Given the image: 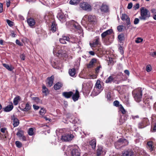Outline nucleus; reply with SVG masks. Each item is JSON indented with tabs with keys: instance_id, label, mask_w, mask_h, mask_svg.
I'll return each mask as SVG.
<instances>
[{
	"instance_id": "nucleus-10",
	"label": "nucleus",
	"mask_w": 156,
	"mask_h": 156,
	"mask_svg": "<svg viewBox=\"0 0 156 156\" xmlns=\"http://www.w3.org/2000/svg\"><path fill=\"white\" fill-rule=\"evenodd\" d=\"M73 137L74 136L72 134H68L67 133L62 136L61 139L65 141H68L71 140Z\"/></svg>"
},
{
	"instance_id": "nucleus-29",
	"label": "nucleus",
	"mask_w": 156,
	"mask_h": 156,
	"mask_svg": "<svg viewBox=\"0 0 156 156\" xmlns=\"http://www.w3.org/2000/svg\"><path fill=\"white\" fill-rule=\"evenodd\" d=\"M96 62V59L93 58L90 62L87 65V67L88 68H91L93 67L94 63Z\"/></svg>"
},
{
	"instance_id": "nucleus-4",
	"label": "nucleus",
	"mask_w": 156,
	"mask_h": 156,
	"mask_svg": "<svg viewBox=\"0 0 156 156\" xmlns=\"http://www.w3.org/2000/svg\"><path fill=\"white\" fill-rule=\"evenodd\" d=\"M80 6L84 10L90 11L92 9L91 5L87 2H81L80 4Z\"/></svg>"
},
{
	"instance_id": "nucleus-30",
	"label": "nucleus",
	"mask_w": 156,
	"mask_h": 156,
	"mask_svg": "<svg viewBox=\"0 0 156 156\" xmlns=\"http://www.w3.org/2000/svg\"><path fill=\"white\" fill-rule=\"evenodd\" d=\"M13 108V106L12 104L10 105H8L6 106L4 108V111L5 112H9L11 111Z\"/></svg>"
},
{
	"instance_id": "nucleus-48",
	"label": "nucleus",
	"mask_w": 156,
	"mask_h": 156,
	"mask_svg": "<svg viewBox=\"0 0 156 156\" xmlns=\"http://www.w3.org/2000/svg\"><path fill=\"white\" fill-rule=\"evenodd\" d=\"M143 41V39L140 37H137L135 41L136 43H139Z\"/></svg>"
},
{
	"instance_id": "nucleus-36",
	"label": "nucleus",
	"mask_w": 156,
	"mask_h": 156,
	"mask_svg": "<svg viewBox=\"0 0 156 156\" xmlns=\"http://www.w3.org/2000/svg\"><path fill=\"white\" fill-rule=\"evenodd\" d=\"M90 145L91 146L93 149H94L96 147V142L94 140H93L89 142Z\"/></svg>"
},
{
	"instance_id": "nucleus-22",
	"label": "nucleus",
	"mask_w": 156,
	"mask_h": 156,
	"mask_svg": "<svg viewBox=\"0 0 156 156\" xmlns=\"http://www.w3.org/2000/svg\"><path fill=\"white\" fill-rule=\"evenodd\" d=\"M115 80V77L113 75L110 76L106 80L105 83H111L112 82H114Z\"/></svg>"
},
{
	"instance_id": "nucleus-58",
	"label": "nucleus",
	"mask_w": 156,
	"mask_h": 156,
	"mask_svg": "<svg viewBox=\"0 0 156 156\" xmlns=\"http://www.w3.org/2000/svg\"><path fill=\"white\" fill-rule=\"evenodd\" d=\"M119 51L121 54L123 53V50L122 48V46H120L119 48Z\"/></svg>"
},
{
	"instance_id": "nucleus-37",
	"label": "nucleus",
	"mask_w": 156,
	"mask_h": 156,
	"mask_svg": "<svg viewBox=\"0 0 156 156\" xmlns=\"http://www.w3.org/2000/svg\"><path fill=\"white\" fill-rule=\"evenodd\" d=\"M3 66L9 71H12L13 69V68L12 66H10L9 65L5 63L3 64Z\"/></svg>"
},
{
	"instance_id": "nucleus-8",
	"label": "nucleus",
	"mask_w": 156,
	"mask_h": 156,
	"mask_svg": "<svg viewBox=\"0 0 156 156\" xmlns=\"http://www.w3.org/2000/svg\"><path fill=\"white\" fill-rule=\"evenodd\" d=\"M149 124L148 119L147 118H144L142 119L141 122L139 123L138 127L139 128H143Z\"/></svg>"
},
{
	"instance_id": "nucleus-16",
	"label": "nucleus",
	"mask_w": 156,
	"mask_h": 156,
	"mask_svg": "<svg viewBox=\"0 0 156 156\" xmlns=\"http://www.w3.org/2000/svg\"><path fill=\"white\" fill-rule=\"evenodd\" d=\"M22 105L25 107L24 108H21V107H20V109L22 111L27 112L30 109L31 106L29 102H27L26 104H23Z\"/></svg>"
},
{
	"instance_id": "nucleus-45",
	"label": "nucleus",
	"mask_w": 156,
	"mask_h": 156,
	"mask_svg": "<svg viewBox=\"0 0 156 156\" xmlns=\"http://www.w3.org/2000/svg\"><path fill=\"white\" fill-rule=\"evenodd\" d=\"M28 133L29 135L32 136L34 134V129L33 128H30L29 129Z\"/></svg>"
},
{
	"instance_id": "nucleus-5",
	"label": "nucleus",
	"mask_w": 156,
	"mask_h": 156,
	"mask_svg": "<svg viewBox=\"0 0 156 156\" xmlns=\"http://www.w3.org/2000/svg\"><path fill=\"white\" fill-rule=\"evenodd\" d=\"M153 99L152 96L145 97L143 98V104L142 105L143 106L147 107L149 108L150 107V102Z\"/></svg>"
},
{
	"instance_id": "nucleus-19",
	"label": "nucleus",
	"mask_w": 156,
	"mask_h": 156,
	"mask_svg": "<svg viewBox=\"0 0 156 156\" xmlns=\"http://www.w3.org/2000/svg\"><path fill=\"white\" fill-rule=\"evenodd\" d=\"M147 147L150 151H153L154 148L153 142L152 141L148 142L147 143Z\"/></svg>"
},
{
	"instance_id": "nucleus-63",
	"label": "nucleus",
	"mask_w": 156,
	"mask_h": 156,
	"mask_svg": "<svg viewBox=\"0 0 156 156\" xmlns=\"http://www.w3.org/2000/svg\"><path fill=\"white\" fill-rule=\"evenodd\" d=\"M16 34L13 31H12L11 32V36L13 37H15L16 36Z\"/></svg>"
},
{
	"instance_id": "nucleus-50",
	"label": "nucleus",
	"mask_w": 156,
	"mask_h": 156,
	"mask_svg": "<svg viewBox=\"0 0 156 156\" xmlns=\"http://www.w3.org/2000/svg\"><path fill=\"white\" fill-rule=\"evenodd\" d=\"M146 70L147 72H150L151 70V67L150 65H148L146 66Z\"/></svg>"
},
{
	"instance_id": "nucleus-18",
	"label": "nucleus",
	"mask_w": 156,
	"mask_h": 156,
	"mask_svg": "<svg viewBox=\"0 0 156 156\" xmlns=\"http://www.w3.org/2000/svg\"><path fill=\"white\" fill-rule=\"evenodd\" d=\"M27 22L29 26L32 28L34 27L36 23L34 19L31 18L27 19Z\"/></svg>"
},
{
	"instance_id": "nucleus-20",
	"label": "nucleus",
	"mask_w": 156,
	"mask_h": 156,
	"mask_svg": "<svg viewBox=\"0 0 156 156\" xmlns=\"http://www.w3.org/2000/svg\"><path fill=\"white\" fill-rule=\"evenodd\" d=\"M73 94V93L72 91L64 92L62 93V95L66 98H69L72 96Z\"/></svg>"
},
{
	"instance_id": "nucleus-42",
	"label": "nucleus",
	"mask_w": 156,
	"mask_h": 156,
	"mask_svg": "<svg viewBox=\"0 0 156 156\" xmlns=\"http://www.w3.org/2000/svg\"><path fill=\"white\" fill-rule=\"evenodd\" d=\"M32 98L37 104L41 103V100L37 97H32Z\"/></svg>"
},
{
	"instance_id": "nucleus-3",
	"label": "nucleus",
	"mask_w": 156,
	"mask_h": 156,
	"mask_svg": "<svg viewBox=\"0 0 156 156\" xmlns=\"http://www.w3.org/2000/svg\"><path fill=\"white\" fill-rule=\"evenodd\" d=\"M59 47H58L53 49V53L54 54L59 58L63 57H66V51H63L62 48L59 49Z\"/></svg>"
},
{
	"instance_id": "nucleus-12",
	"label": "nucleus",
	"mask_w": 156,
	"mask_h": 156,
	"mask_svg": "<svg viewBox=\"0 0 156 156\" xmlns=\"http://www.w3.org/2000/svg\"><path fill=\"white\" fill-rule=\"evenodd\" d=\"M101 82L100 80H97L94 88V90H97L98 91V92L97 93V94H99L103 89V88L101 86Z\"/></svg>"
},
{
	"instance_id": "nucleus-9",
	"label": "nucleus",
	"mask_w": 156,
	"mask_h": 156,
	"mask_svg": "<svg viewBox=\"0 0 156 156\" xmlns=\"http://www.w3.org/2000/svg\"><path fill=\"white\" fill-rule=\"evenodd\" d=\"M121 19L122 21H125L127 28H129L131 24V22L130 18L128 16L125 14H122Z\"/></svg>"
},
{
	"instance_id": "nucleus-43",
	"label": "nucleus",
	"mask_w": 156,
	"mask_h": 156,
	"mask_svg": "<svg viewBox=\"0 0 156 156\" xmlns=\"http://www.w3.org/2000/svg\"><path fill=\"white\" fill-rule=\"evenodd\" d=\"M119 109L120 111L123 114H125L126 113V111L121 105H119Z\"/></svg>"
},
{
	"instance_id": "nucleus-11",
	"label": "nucleus",
	"mask_w": 156,
	"mask_h": 156,
	"mask_svg": "<svg viewBox=\"0 0 156 156\" xmlns=\"http://www.w3.org/2000/svg\"><path fill=\"white\" fill-rule=\"evenodd\" d=\"M101 44L100 38L96 37L94 40L93 43H90V45L91 47H95L97 46H100Z\"/></svg>"
},
{
	"instance_id": "nucleus-52",
	"label": "nucleus",
	"mask_w": 156,
	"mask_h": 156,
	"mask_svg": "<svg viewBox=\"0 0 156 156\" xmlns=\"http://www.w3.org/2000/svg\"><path fill=\"white\" fill-rule=\"evenodd\" d=\"M123 27V26L122 25H119L117 27L118 30L120 32L122 31Z\"/></svg>"
},
{
	"instance_id": "nucleus-34",
	"label": "nucleus",
	"mask_w": 156,
	"mask_h": 156,
	"mask_svg": "<svg viewBox=\"0 0 156 156\" xmlns=\"http://www.w3.org/2000/svg\"><path fill=\"white\" fill-rule=\"evenodd\" d=\"M69 72L70 76H73L75 75L76 73L75 69L74 68L70 69L69 70Z\"/></svg>"
},
{
	"instance_id": "nucleus-33",
	"label": "nucleus",
	"mask_w": 156,
	"mask_h": 156,
	"mask_svg": "<svg viewBox=\"0 0 156 156\" xmlns=\"http://www.w3.org/2000/svg\"><path fill=\"white\" fill-rule=\"evenodd\" d=\"M20 97L19 96H17L13 100V103L15 105L18 104L19 101L20 100Z\"/></svg>"
},
{
	"instance_id": "nucleus-55",
	"label": "nucleus",
	"mask_w": 156,
	"mask_h": 156,
	"mask_svg": "<svg viewBox=\"0 0 156 156\" xmlns=\"http://www.w3.org/2000/svg\"><path fill=\"white\" fill-rule=\"evenodd\" d=\"M151 130L153 132L156 131V123H155L153 127L151 128Z\"/></svg>"
},
{
	"instance_id": "nucleus-56",
	"label": "nucleus",
	"mask_w": 156,
	"mask_h": 156,
	"mask_svg": "<svg viewBox=\"0 0 156 156\" xmlns=\"http://www.w3.org/2000/svg\"><path fill=\"white\" fill-rule=\"evenodd\" d=\"M16 43L17 44L20 46H23V44L21 42L18 40H16Z\"/></svg>"
},
{
	"instance_id": "nucleus-53",
	"label": "nucleus",
	"mask_w": 156,
	"mask_h": 156,
	"mask_svg": "<svg viewBox=\"0 0 156 156\" xmlns=\"http://www.w3.org/2000/svg\"><path fill=\"white\" fill-rule=\"evenodd\" d=\"M113 105L116 107H119V101L117 100L113 102Z\"/></svg>"
},
{
	"instance_id": "nucleus-28",
	"label": "nucleus",
	"mask_w": 156,
	"mask_h": 156,
	"mask_svg": "<svg viewBox=\"0 0 156 156\" xmlns=\"http://www.w3.org/2000/svg\"><path fill=\"white\" fill-rule=\"evenodd\" d=\"M133 152L131 151H126L123 153L122 156H133Z\"/></svg>"
},
{
	"instance_id": "nucleus-51",
	"label": "nucleus",
	"mask_w": 156,
	"mask_h": 156,
	"mask_svg": "<svg viewBox=\"0 0 156 156\" xmlns=\"http://www.w3.org/2000/svg\"><path fill=\"white\" fill-rule=\"evenodd\" d=\"M6 21L8 24L9 26L12 27L13 26V23L12 22L9 20H7Z\"/></svg>"
},
{
	"instance_id": "nucleus-24",
	"label": "nucleus",
	"mask_w": 156,
	"mask_h": 156,
	"mask_svg": "<svg viewBox=\"0 0 156 156\" xmlns=\"http://www.w3.org/2000/svg\"><path fill=\"white\" fill-rule=\"evenodd\" d=\"M72 49L73 51H75L76 49L79 51L81 49V47L79 46L78 42L73 44L72 45Z\"/></svg>"
},
{
	"instance_id": "nucleus-38",
	"label": "nucleus",
	"mask_w": 156,
	"mask_h": 156,
	"mask_svg": "<svg viewBox=\"0 0 156 156\" xmlns=\"http://www.w3.org/2000/svg\"><path fill=\"white\" fill-rule=\"evenodd\" d=\"M42 92L45 95H47L48 93V89L44 85L42 86Z\"/></svg>"
},
{
	"instance_id": "nucleus-17",
	"label": "nucleus",
	"mask_w": 156,
	"mask_h": 156,
	"mask_svg": "<svg viewBox=\"0 0 156 156\" xmlns=\"http://www.w3.org/2000/svg\"><path fill=\"white\" fill-rule=\"evenodd\" d=\"M80 97L79 91L77 90H76L75 93L72 95V98L74 101H77Z\"/></svg>"
},
{
	"instance_id": "nucleus-64",
	"label": "nucleus",
	"mask_w": 156,
	"mask_h": 156,
	"mask_svg": "<svg viewBox=\"0 0 156 156\" xmlns=\"http://www.w3.org/2000/svg\"><path fill=\"white\" fill-rule=\"evenodd\" d=\"M150 55L153 57H154L156 56V51L151 52L150 53Z\"/></svg>"
},
{
	"instance_id": "nucleus-27",
	"label": "nucleus",
	"mask_w": 156,
	"mask_h": 156,
	"mask_svg": "<svg viewBox=\"0 0 156 156\" xmlns=\"http://www.w3.org/2000/svg\"><path fill=\"white\" fill-rule=\"evenodd\" d=\"M62 86V84L61 83L58 82L54 85V88L55 90H57L60 89Z\"/></svg>"
},
{
	"instance_id": "nucleus-47",
	"label": "nucleus",
	"mask_w": 156,
	"mask_h": 156,
	"mask_svg": "<svg viewBox=\"0 0 156 156\" xmlns=\"http://www.w3.org/2000/svg\"><path fill=\"white\" fill-rule=\"evenodd\" d=\"M118 38L119 40L121 41H123L124 39V36L123 34L119 35L118 36Z\"/></svg>"
},
{
	"instance_id": "nucleus-2",
	"label": "nucleus",
	"mask_w": 156,
	"mask_h": 156,
	"mask_svg": "<svg viewBox=\"0 0 156 156\" xmlns=\"http://www.w3.org/2000/svg\"><path fill=\"white\" fill-rule=\"evenodd\" d=\"M132 94L135 101L137 102H140L141 99L142 93L141 89L138 88L132 91Z\"/></svg>"
},
{
	"instance_id": "nucleus-21",
	"label": "nucleus",
	"mask_w": 156,
	"mask_h": 156,
	"mask_svg": "<svg viewBox=\"0 0 156 156\" xmlns=\"http://www.w3.org/2000/svg\"><path fill=\"white\" fill-rule=\"evenodd\" d=\"M113 30L112 29L108 30L101 34V37L102 38H105L107 35L111 34Z\"/></svg>"
},
{
	"instance_id": "nucleus-35",
	"label": "nucleus",
	"mask_w": 156,
	"mask_h": 156,
	"mask_svg": "<svg viewBox=\"0 0 156 156\" xmlns=\"http://www.w3.org/2000/svg\"><path fill=\"white\" fill-rule=\"evenodd\" d=\"M126 142V144H128V142L126 140H122V141H121L120 140H119L115 144V145H122V146H121V147L122 146H123V143L124 142Z\"/></svg>"
},
{
	"instance_id": "nucleus-39",
	"label": "nucleus",
	"mask_w": 156,
	"mask_h": 156,
	"mask_svg": "<svg viewBox=\"0 0 156 156\" xmlns=\"http://www.w3.org/2000/svg\"><path fill=\"white\" fill-rule=\"evenodd\" d=\"M57 29V25L53 23H52L51 26V30L53 32H55Z\"/></svg>"
},
{
	"instance_id": "nucleus-54",
	"label": "nucleus",
	"mask_w": 156,
	"mask_h": 156,
	"mask_svg": "<svg viewBox=\"0 0 156 156\" xmlns=\"http://www.w3.org/2000/svg\"><path fill=\"white\" fill-rule=\"evenodd\" d=\"M107 98L108 100H109V101H110L111 100L110 93V92H108L107 95Z\"/></svg>"
},
{
	"instance_id": "nucleus-25",
	"label": "nucleus",
	"mask_w": 156,
	"mask_h": 156,
	"mask_svg": "<svg viewBox=\"0 0 156 156\" xmlns=\"http://www.w3.org/2000/svg\"><path fill=\"white\" fill-rule=\"evenodd\" d=\"M88 21L90 22L93 23L96 22V16H94L90 15L88 17Z\"/></svg>"
},
{
	"instance_id": "nucleus-32",
	"label": "nucleus",
	"mask_w": 156,
	"mask_h": 156,
	"mask_svg": "<svg viewBox=\"0 0 156 156\" xmlns=\"http://www.w3.org/2000/svg\"><path fill=\"white\" fill-rule=\"evenodd\" d=\"M92 84L91 83L90 84H89V83H87L86 84L87 86V88L86 89V88H84V89L85 90V91L86 92V93H89L90 92V91L91 88L92 87Z\"/></svg>"
},
{
	"instance_id": "nucleus-57",
	"label": "nucleus",
	"mask_w": 156,
	"mask_h": 156,
	"mask_svg": "<svg viewBox=\"0 0 156 156\" xmlns=\"http://www.w3.org/2000/svg\"><path fill=\"white\" fill-rule=\"evenodd\" d=\"M139 22V19L137 18H136L135 19L134 21V24H138Z\"/></svg>"
},
{
	"instance_id": "nucleus-59",
	"label": "nucleus",
	"mask_w": 156,
	"mask_h": 156,
	"mask_svg": "<svg viewBox=\"0 0 156 156\" xmlns=\"http://www.w3.org/2000/svg\"><path fill=\"white\" fill-rule=\"evenodd\" d=\"M140 5L139 3H137L133 7L135 10L138 9L139 8Z\"/></svg>"
},
{
	"instance_id": "nucleus-62",
	"label": "nucleus",
	"mask_w": 156,
	"mask_h": 156,
	"mask_svg": "<svg viewBox=\"0 0 156 156\" xmlns=\"http://www.w3.org/2000/svg\"><path fill=\"white\" fill-rule=\"evenodd\" d=\"M101 68V66L97 67L96 69V72L97 73H99L100 69Z\"/></svg>"
},
{
	"instance_id": "nucleus-26",
	"label": "nucleus",
	"mask_w": 156,
	"mask_h": 156,
	"mask_svg": "<svg viewBox=\"0 0 156 156\" xmlns=\"http://www.w3.org/2000/svg\"><path fill=\"white\" fill-rule=\"evenodd\" d=\"M13 126L14 127H16L18 126L20 122L19 119L16 118L13 116Z\"/></svg>"
},
{
	"instance_id": "nucleus-60",
	"label": "nucleus",
	"mask_w": 156,
	"mask_h": 156,
	"mask_svg": "<svg viewBox=\"0 0 156 156\" xmlns=\"http://www.w3.org/2000/svg\"><path fill=\"white\" fill-rule=\"evenodd\" d=\"M133 4L132 3H130L128 4L127 8L129 9H131L132 7Z\"/></svg>"
},
{
	"instance_id": "nucleus-44",
	"label": "nucleus",
	"mask_w": 156,
	"mask_h": 156,
	"mask_svg": "<svg viewBox=\"0 0 156 156\" xmlns=\"http://www.w3.org/2000/svg\"><path fill=\"white\" fill-rule=\"evenodd\" d=\"M46 112V111L45 108H41L40 111H39L40 115H43Z\"/></svg>"
},
{
	"instance_id": "nucleus-15",
	"label": "nucleus",
	"mask_w": 156,
	"mask_h": 156,
	"mask_svg": "<svg viewBox=\"0 0 156 156\" xmlns=\"http://www.w3.org/2000/svg\"><path fill=\"white\" fill-rule=\"evenodd\" d=\"M69 39V37L66 36L65 35H63L62 36L61 38H60L59 41L60 43L62 44H66V42H68Z\"/></svg>"
},
{
	"instance_id": "nucleus-7",
	"label": "nucleus",
	"mask_w": 156,
	"mask_h": 156,
	"mask_svg": "<svg viewBox=\"0 0 156 156\" xmlns=\"http://www.w3.org/2000/svg\"><path fill=\"white\" fill-rule=\"evenodd\" d=\"M70 26L69 27L70 28L76 30H79L80 32H82V30L81 27L78 23L74 20H72L69 23Z\"/></svg>"
},
{
	"instance_id": "nucleus-31",
	"label": "nucleus",
	"mask_w": 156,
	"mask_h": 156,
	"mask_svg": "<svg viewBox=\"0 0 156 156\" xmlns=\"http://www.w3.org/2000/svg\"><path fill=\"white\" fill-rule=\"evenodd\" d=\"M100 9L101 12H106L108 11V7L107 5L102 4L101 7Z\"/></svg>"
},
{
	"instance_id": "nucleus-41",
	"label": "nucleus",
	"mask_w": 156,
	"mask_h": 156,
	"mask_svg": "<svg viewBox=\"0 0 156 156\" xmlns=\"http://www.w3.org/2000/svg\"><path fill=\"white\" fill-rule=\"evenodd\" d=\"M23 135V132L22 130H19L18 131L17 133V136L19 137V138H21V137Z\"/></svg>"
},
{
	"instance_id": "nucleus-14",
	"label": "nucleus",
	"mask_w": 156,
	"mask_h": 156,
	"mask_svg": "<svg viewBox=\"0 0 156 156\" xmlns=\"http://www.w3.org/2000/svg\"><path fill=\"white\" fill-rule=\"evenodd\" d=\"M54 78V76L53 75H52L51 77H48L47 78V84L48 86L51 87L52 85Z\"/></svg>"
},
{
	"instance_id": "nucleus-40",
	"label": "nucleus",
	"mask_w": 156,
	"mask_h": 156,
	"mask_svg": "<svg viewBox=\"0 0 156 156\" xmlns=\"http://www.w3.org/2000/svg\"><path fill=\"white\" fill-rule=\"evenodd\" d=\"M80 2L79 0H70L69 3L71 5H76Z\"/></svg>"
},
{
	"instance_id": "nucleus-46",
	"label": "nucleus",
	"mask_w": 156,
	"mask_h": 156,
	"mask_svg": "<svg viewBox=\"0 0 156 156\" xmlns=\"http://www.w3.org/2000/svg\"><path fill=\"white\" fill-rule=\"evenodd\" d=\"M102 152V148L101 147L97 150V156H99L101 155Z\"/></svg>"
},
{
	"instance_id": "nucleus-49",
	"label": "nucleus",
	"mask_w": 156,
	"mask_h": 156,
	"mask_svg": "<svg viewBox=\"0 0 156 156\" xmlns=\"http://www.w3.org/2000/svg\"><path fill=\"white\" fill-rule=\"evenodd\" d=\"M16 146L18 148H20L22 146V144L20 141H17L15 142Z\"/></svg>"
},
{
	"instance_id": "nucleus-13",
	"label": "nucleus",
	"mask_w": 156,
	"mask_h": 156,
	"mask_svg": "<svg viewBox=\"0 0 156 156\" xmlns=\"http://www.w3.org/2000/svg\"><path fill=\"white\" fill-rule=\"evenodd\" d=\"M57 17L62 23L66 21L65 16L62 12H59L58 14Z\"/></svg>"
},
{
	"instance_id": "nucleus-6",
	"label": "nucleus",
	"mask_w": 156,
	"mask_h": 156,
	"mask_svg": "<svg viewBox=\"0 0 156 156\" xmlns=\"http://www.w3.org/2000/svg\"><path fill=\"white\" fill-rule=\"evenodd\" d=\"M69 148L72 149L71 154L72 156H80V149L77 145L74 147L70 146Z\"/></svg>"
},
{
	"instance_id": "nucleus-1",
	"label": "nucleus",
	"mask_w": 156,
	"mask_h": 156,
	"mask_svg": "<svg viewBox=\"0 0 156 156\" xmlns=\"http://www.w3.org/2000/svg\"><path fill=\"white\" fill-rule=\"evenodd\" d=\"M151 16L150 11L144 7H142L140 9V16L139 18L141 20H145L148 19Z\"/></svg>"
},
{
	"instance_id": "nucleus-23",
	"label": "nucleus",
	"mask_w": 156,
	"mask_h": 156,
	"mask_svg": "<svg viewBox=\"0 0 156 156\" xmlns=\"http://www.w3.org/2000/svg\"><path fill=\"white\" fill-rule=\"evenodd\" d=\"M68 42H71L73 44L78 42V41L77 38L75 36L73 35L70 38L69 37Z\"/></svg>"
},
{
	"instance_id": "nucleus-61",
	"label": "nucleus",
	"mask_w": 156,
	"mask_h": 156,
	"mask_svg": "<svg viewBox=\"0 0 156 156\" xmlns=\"http://www.w3.org/2000/svg\"><path fill=\"white\" fill-rule=\"evenodd\" d=\"M33 107L34 110H37L39 108V107L36 105H33Z\"/></svg>"
}]
</instances>
